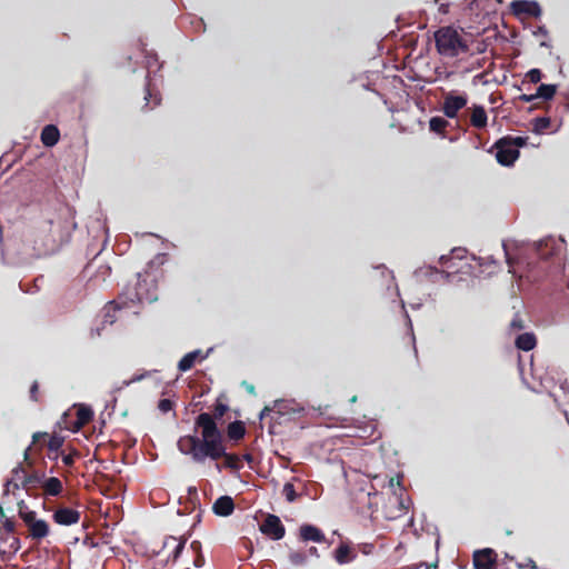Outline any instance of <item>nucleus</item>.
<instances>
[{
    "mask_svg": "<svg viewBox=\"0 0 569 569\" xmlns=\"http://www.w3.org/2000/svg\"><path fill=\"white\" fill-rule=\"evenodd\" d=\"M308 558L307 552L305 551H291L289 553V561L293 566H302L306 563Z\"/></svg>",
    "mask_w": 569,
    "mask_h": 569,
    "instance_id": "c85d7f7f",
    "label": "nucleus"
},
{
    "mask_svg": "<svg viewBox=\"0 0 569 569\" xmlns=\"http://www.w3.org/2000/svg\"><path fill=\"white\" fill-rule=\"evenodd\" d=\"M41 142L46 147H53L60 138L59 129L54 124H47L41 131Z\"/></svg>",
    "mask_w": 569,
    "mask_h": 569,
    "instance_id": "aec40b11",
    "label": "nucleus"
},
{
    "mask_svg": "<svg viewBox=\"0 0 569 569\" xmlns=\"http://www.w3.org/2000/svg\"><path fill=\"white\" fill-rule=\"evenodd\" d=\"M526 78L532 83H538L542 79V72L539 69H531L526 73Z\"/></svg>",
    "mask_w": 569,
    "mask_h": 569,
    "instance_id": "72a5a7b5",
    "label": "nucleus"
},
{
    "mask_svg": "<svg viewBox=\"0 0 569 569\" xmlns=\"http://www.w3.org/2000/svg\"><path fill=\"white\" fill-rule=\"evenodd\" d=\"M503 139H507L509 141L508 144L512 146V148H520L523 147L527 143V138L525 137H503Z\"/></svg>",
    "mask_w": 569,
    "mask_h": 569,
    "instance_id": "2f4dec72",
    "label": "nucleus"
},
{
    "mask_svg": "<svg viewBox=\"0 0 569 569\" xmlns=\"http://www.w3.org/2000/svg\"><path fill=\"white\" fill-rule=\"evenodd\" d=\"M18 515L28 529V538L39 543L49 536V523L43 519H39L37 512L30 510L23 500L18 502Z\"/></svg>",
    "mask_w": 569,
    "mask_h": 569,
    "instance_id": "39448f33",
    "label": "nucleus"
},
{
    "mask_svg": "<svg viewBox=\"0 0 569 569\" xmlns=\"http://www.w3.org/2000/svg\"><path fill=\"white\" fill-rule=\"evenodd\" d=\"M306 552L308 556L316 557V558L319 557L318 549L316 547H310Z\"/></svg>",
    "mask_w": 569,
    "mask_h": 569,
    "instance_id": "ea45409f",
    "label": "nucleus"
},
{
    "mask_svg": "<svg viewBox=\"0 0 569 569\" xmlns=\"http://www.w3.org/2000/svg\"><path fill=\"white\" fill-rule=\"evenodd\" d=\"M342 471H343V475L348 482L350 481V477L356 476L358 472L357 469H352V468L346 469L343 465H342Z\"/></svg>",
    "mask_w": 569,
    "mask_h": 569,
    "instance_id": "e433bc0d",
    "label": "nucleus"
},
{
    "mask_svg": "<svg viewBox=\"0 0 569 569\" xmlns=\"http://www.w3.org/2000/svg\"><path fill=\"white\" fill-rule=\"evenodd\" d=\"M376 546L371 542H362L356 546L357 552H361L365 556H370L375 552Z\"/></svg>",
    "mask_w": 569,
    "mask_h": 569,
    "instance_id": "c756f323",
    "label": "nucleus"
},
{
    "mask_svg": "<svg viewBox=\"0 0 569 569\" xmlns=\"http://www.w3.org/2000/svg\"><path fill=\"white\" fill-rule=\"evenodd\" d=\"M173 407H174V402L167 398L160 399L158 402V409L162 413H168L169 411L173 410Z\"/></svg>",
    "mask_w": 569,
    "mask_h": 569,
    "instance_id": "7c9ffc66",
    "label": "nucleus"
},
{
    "mask_svg": "<svg viewBox=\"0 0 569 569\" xmlns=\"http://www.w3.org/2000/svg\"><path fill=\"white\" fill-rule=\"evenodd\" d=\"M537 345V339L533 333L525 332L517 337L516 347L523 351L532 350Z\"/></svg>",
    "mask_w": 569,
    "mask_h": 569,
    "instance_id": "5701e85b",
    "label": "nucleus"
},
{
    "mask_svg": "<svg viewBox=\"0 0 569 569\" xmlns=\"http://www.w3.org/2000/svg\"><path fill=\"white\" fill-rule=\"evenodd\" d=\"M254 466L259 467L260 465H252V463H249V467H250L251 469H254Z\"/></svg>",
    "mask_w": 569,
    "mask_h": 569,
    "instance_id": "8fccbe9b",
    "label": "nucleus"
},
{
    "mask_svg": "<svg viewBox=\"0 0 569 569\" xmlns=\"http://www.w3.org/2000/svg\"><path fill=\"white\" fill-rule=\"evenodd\" d=\"M33 465H18L11 470L10 477L3 485V495L16 496L17 491L23 489L28 496L36 497L39 482L38 470L32 469Z\"/></svg>",
    "mask_w": 569,
    "mask_h": 569,
    "instance_id": "7ed1b4c3",
    "label": "nucleus"
},
{
    "mask_svg": "<svg viewBox=\"0 0 569 569\" xmlns=\"http://www.w3.org/2000/svg\"><path fill=\"white\" fill-rule=\"evenodd\" d=\"M299 538L302 541L325 542L326 536L318 527L312 525H302L299 529Z\"/></svg>",
    "mask_w": 569,
    "mask_h": 569,
    "instance_id": "f3484780",
    "label": "nucleus"
},
{
    "mask_svg": "<svg viewBox=\"0 0 569 569\" xmlns=\"http://www.w3.org/2000/svg\"><path fill=\"white\" fill-rule=\"evenodd\" d=\"M557 92V86L556 84H546L542 83L538 87L536 97L541 98L543 100H550L555 97Z\"/></svg>",
    "mask_w": 569,
    "mask_h": 569,
    "instance_id": "393cba45",
    "label": "nucleus"
},
{
    "mask_svg": "<svg viewBox=\"0 0 569 569\" xmlns=\"http://www.w3.org/2000/svg\"><path fill=\"white\" fill-rule=\"evenodd\" d=\"M80 517L78 510L68 507L58 508L52 515L53 521L60 526L76 525L80 521Z\"/></svg>",
    "mask_w": 569,
    "mask_h": 569,
    "instance_id": "4468645a",
    "label": "nucleus"
},
{
    "mask_svg": "<svg viewBox=\"0 0 569 569\" xmlns=\"http://www.w3.org/2000/svg\"><path fill=\"white\" fill-rule=\"evenodd\" d=\"M536 99H537L536 93L535 94L522 93L518 97V100L523 101V102H531Z\"/></svg>",
    "mask_w": 569,
    "mask_h": 569,
    "instance_id": "4c0bfd02",
    "label": "nucleus"
},
{
    "mask_svg": "<svg viewBox=\"0 0 569 569\" xmlns=\"http://www.w3.org/2000/svg\"><path fill=\"white\" fill-rule=\"evenodd\" d=\"M449 122L442 117H432L429 121V129L436 133H443Z\"/></svg>",
    "mask_w": 569,
    "mask_h": 569,
    "instance_id": "a878e982",
    "label": "nucleus"
},
{
    "mask_svg": "<svg viewBox=\"0 0 569 569\" xmlns=\"http://www.w3.org/2000/svg\"><path fill=\"white\" fill-rule=\"evenodd\" d=\"M202 359H204V356L201 355L200 350L188 352L180 359L178 363V369L183 372L188 371L194 366L196 361Z\"/></svg>",
    "mask_w": 569,
    "mask_h": 569,
    "instance_id": "4be33fe9",
    "label": "nucleus"
},
{
    "mask_svg": "<svg viewBox=\"0 0 569 569\" xmlns=\"http://www.w3.org/2000/svg\"><path fill=\"white\" fill-rule=\"evenodd\" d=\"M186 497V510L193 511L200 507V498L196 487H189Z\"/></svg>",
    "mask_w": 569,
    "mask_h": 569,
    "instance_id": "b1692460",
    "label": "nucleus"
},
{
    "mask_svg": "<svg viewBox=\"0 0 569 569\" xmlns=\"http://www.w3.org/2000/svg\"><path fill=\"white\" fill-rule=\"evenodd\" d=\"M66 439L67 436L57 430L32 433L31 442L23 452L22 462H46V459L57 461L60 458L62 462H74L81 458V452Z\"/></svg>",
    "mask_w": 569,
    "mask_h": 569,
    "instance_id": "f03ea898",
    "label": "nucleus"
},
{
    "mask_svg": "<svg viewBox=\"0 0 569 569\" xmlns=\"http://www.w3.org/2000/svg\"><path fill=\"white\" fill-rule=\"evenodd\" d=\"M4 526H6V528H7L8 530H12V529H13V525H12L11 522H6V525H4Z\"/></svg>",
    "mask_w": 569,
    "mask_h": 569,
    "instance_id": "a18cd8bd",
    "label": "nucleus"
},
{
    "mask_svg": "<svg viewBox=\"0 0 569 569\" xmlns=\"http://www.w3.org/2000/svg\"><path fill=\"white\" fill-rule=\"evenodd\" d=\"M229 407L217 400L213 416L202 412L196 418V428L201 429V438L197 436H184L178 441V447L183 453L191 455L194 459L210 458L218 460L224 458V462H241L238 455L228 453L223 436L218 429L216 420L221 419Z\"/></svg>",
    "mask_w": 569,
    "mask_h": 569,
    "instance_id": "f257e3e1",
    "label": "nucleus"
},
{
    "mask_svg": "<svg viewBox=\"0 0 569 569\" xmlns=\"http://www.w3.org/2000/svg\"><path fill=\"white\" fill-rule=\"evenodd\" d=\"M472 560L475 569H495L497 565V553L490 548L477 550L473 553Z\"/></svg>",
    "mask_w": 569,
    "mask_h": 569,
    "instance_id": "ddd939ff",
    "label": "nucleus"
},
{
    "mask_svg": "<svg viewBox=\"0 0 569 569\" xmlns=\"http://www.w3.org/2000/svg\"><path fill=\"white\" fill-rule=\"evenodd\" d=\"M212 510L217 516L228 517L234 510V502L231 497L221 496L214 501Z\"/></svg>",
    "mask_w": 569,
    "mask_h": 569,
    "instance_id": "a211bd4d",
    "label": "nucleus"
},
{
    "mask_svg": "<svg viewBox=\"0 0 569 569\" xmlns=\"http://www.w3.org/2000/svg\"><path fill=\"white\" fill-rule=\"evenodd\" d=\"M512 9L516 14H527L535 18L541 14V8L536 1H516L512 3Z\"/></svg>",
    "mask_w": 569,
    "mask_h": 569,
    "instance_id": "dca6fc26",
    "label": "nucleus"
},
{
    "mask_svg": "<svg viewBox=\"0 0 569 569\" xmlns=\"http://www.w3.org/2000/svg\"><path fill=\"white\" fill-rule=\"evenodd\" d=\"M39 482L37 489H42L43 497H59L63 492V483L57 477H47L38 470Z\"/></svg>",
    "mask_w": 569,
    "mask_h": 569,
    "instance_id": "9d476101",
    "label": "nucleus"
},
{
    "mask_svg": "<svg viewBox=\"0 0 569 569\" xmlns=\"http://www.w3.org/2000/svg\"><path fill=\"white\" fill-rule=\"evenodd\" d=\"M488 117L482 106L475 104L470 117V123L476 129H483L487 127Z\"/></svg>",
    "mask_w": 569,
    "mask_h": 569,
    "instance_id": "412c9836",
    "label": "nucleus"
},
{
    "mask_svg": "<svg viewBox=\"0 0 569 569\" xmlns=\"http://www.w3.org/2000/svg\"><path fill=\"white\" fill-rule=\"evenodd\" d=\"M360 496H361L360 499L362 501H366L367 509L369 511L373 512L377 509V503L373 502L372 499L378 496V492L377 491H375V492H371V491L365 492L363 490H361Z\"/></svg>",
    "mask_w": 569,
    "mask_h": 569,
    "instance_id": "cd10ccee",
    "label": "nucleus"
},
{
    "mask_svg": "<svg viewBox=\"0 0 569 569\" xmlns=\"http://www.w3.org/2000/svg\"><path fill=\"white\" fill-rule=\"evenodd\" d=\"M203 565V558L200 556L194 560L196 567H201Z\"/></svg>",
    "mask_w": 569,
    "mask_h": 569,
    "instance_id": "79ce46f5",
    "label": "nucleus"
},
{
    "mask_svg": "<svg viewBox=\"0 0 569 569\" xmlns=\"http://www.w3.org/2000/svg\"><path fill=\"white\" fill-rule=\"evenodd\" d=\"M357 401V396H353L351 399H350V402H356Z\"/></svg>",
    "mask_w": 569,
    "mask_h": 569,
    "instance_id": "09e8293b",
    "label": "nucleus"
},
{
    "mask_svg": "<svg viewBox=\"0 0 569 569\" xmlns=\"http://www.w3.org/2000/svg\"><path fill=\"white\" fill-rule=\"evenodd\" d=\"M267 411H271L268 407H264V409L261 411L260 417L262 418Z\"/></svg>",
    "mask_w": 569,
    "mask_h": 569,
    "instance_id": "49530a36",
    "label": "nucleus"
},
{
    "mask_svg": "<svg viewBox=\"0 0 569 569\" xmlns=\"http://www.w3.org/2000/svg\"><path fill=\"white\" fill-rule=\"evenodd\" d=\"M246 435V426L242 421L236 420L230 422L227 427V438L229 441L233 443H238L241 439H243Z\"/></svg>",
    "mask_w": 569,
    "mask_h": 569,
    "instance_id": "6ab92c4d",
    "label": "nucleus"
},
{
    "mask_svg": "<svg viewBox=\"0 0 569 569\" xmlns=\"http://www.w3.org/2000/svg\"><path fill=\"white\" fill-rule=\"evenodd\" d=\"M530 563H531V569H538V567L533 560H530Z\"/></svg>",
    "mask_w": 569,
    "mask_h": 569,
    "instance_id": "de8ad7c7",
    "label": "nucleus"
},
{
    "mask_svg": "<svg viewBox=\"0 0 569 569\" xmlns=\"http://www.w3.org/2000/svg\"><path fill=\"white\" fill-rule=\"evenodd\" d=\"M187 542V538L167 537L163 541L162 552L166 555L167 560L176 562L182 552Z\"/></svg>",
    "mask_w": 569,
    "mask_h": 569,
    "instance_id": "f8f14e48",
    "label": "nucleus"
},
{
    "mask_svg": "<svg viewBox=\"0 0 569 569\" xmlns=\"http://www.w3.org/2000/svg\"><path fill=\"white\" fill-rule=\"evenodd\" d=\"M93 417V412L90 408L80 406L68 409L60 419L56 422L53 430L76 432L81 429L84 425L89 423Z\"/></svg>",
    "mask_w": 569,
    "mask_h": 569,
    "instance_id": "423d86ee",
    "label": "nucleus"
},
{
    "mask_svg": "<svg viewBox=\"0 0 569 569\" xmlns=\"http://www.w3.org/2000/svg\"><path fill=\"white\" fill-rule=\"evenodd\" d=\"M224 467H229L231 468L232 470H240L244 465H236V463H232V465H223Z\"/></svg>",
    "mask_w": 569,
    "mask_h": 569,
    "instance_id": "a19ab883",
    "label": "nucleus"
},
{
    "mask_svg": "<svg viewBox=\"0 0 569 569\" xmlns=\"http://www.w3.org/2000/svg\"><path fill=\"white\" fill-rule=\"evenodd\" d=\"M242 387H244V389L247 390L248 393L256 395V388L253 385H251L247 381H242Z\"/></svg>",
    "mask_w": 569,
    "mask_h": 569,
    "instance_id": "58836bf2",
    "label": "nucleus"
},
{
    "mask_svg": "<svg viewBox=\"0 0 569 569\" xmlns=\"http://www.w3.org/2000/svg\"><path fill=\"white\" fill-rule=\"evenodd\" d=\"M150 276L138 273L137 282L134 286V292L128 293V299L131 302H152L157 300L156 286L151 282L148 283V278Z\"/></svg>",
    "mask_w": 569,
    "mask_h": 569,
    "instance_id": "0eeeda50",
    "label": "nucleus"
},
{
    "mask_svg": "<svg viewBox=\"0 0 569 569\" xmlns=\"http://www.w3.org/2000/svg\"><path fill=\"white\" fill-rule=\"evenodd\" d=\"M436 48L439 54L453 58L467 53L469 47L462 36L452 27H442L435 32Z\"/></svg>",
    "mask_w": 569,
    "mask_h": 569,
    "instance_id": "20e7f679",
    "label": "nucleus"
},
{
    "mask_svg": "<svg viewBox=\"0 0 569 569\" xmlns=\"http://www.w3.org/2000/svg\"><path fill=\"white\" fill-rule=\"evenodd\" d=\"M532 123L533 131L540 133L550 128L551 120L549 117H537L532 120Z\"/></svg>",
    "mask_w": 569,
    "mask_h": 569,
    "instance_id": "bb28decb",
    "label": "nucleus"
},
{
    "mask_svg": "<svg viewBox=\"0 0 569 569\" xmlns=\"http://www.w3.org/2000/svg\"><path fill=\"white\" fill-rule=\"evenodd\" d=\"M467 102L468 98L466 93L459 96L448 93L443 99L442 111L446 117L453 119L458 116V112L467 106Z\"/></svg>",
    "mask_w": 569,
    "mask_h": 569,
    "instance_id": "9b49d317",
    "label": "nucleus"
},
{
    "mask_svg": "<svg viewBox=\"0 0 569 569\" xmlns=\"http://www.w3.org/2000/svg\"><path fill=\"white\" fill-rule=\"evenodd\" d=\"M283 493L286 495L287 500L290 501V502L295 501L296 498H297V493H296V490L293 488V485L290 483V482H287L283 486Z\"/></svg>",
    "mask_w": 569,
    "mask_h": 569,
    "instance_id": "473e14b6",
    "label": "nucleus"
},
{
    "mask_svg": "<svg viewBox=\"0 0 569 569\" xmlns=\"http://www.w3.org/2000/svg\"><path fill=\"white\" fill-rule=\"evenodd\" d=\"M243 458L247 460V462H252V461H253V459H252L251 455H249V453H246V455L243 456Z\"/></svg>",
    "mask_w": 569,
    "mask_h": 569,
    "instance_id": "c03bdc74",
    "label": "nucleus"
},
{
    "mask_svg": "<svg viewBox=\"0 0 569 569\" xmlns=\"http://www.w3.org/2000/svg\"><path fill=\"white\" fill-rule=\"evenodd\" d=\"M510 328L513 330H521L525 328L523 320L519 315H516L510 322Z\"/></svg>",
    "mask_w": 569,
    "mask_h": 569,
    "instance_id": "c9c22d12",
    "label": "nucleus"
},
{
    "mask_svg": "<svg viewBox=\"0 0 569 569\" xmlns=\"http://www.w3.org/2000/svg\"><path fill=\"white\" fill-rule=\"evenodd\" d=\"M30 399L34 402L40 401L39 397V383L38 381H33V383L30 387Z\"/></svg>",
    "mask_w": 569,
    "mask_h": 569,
    "instance_id": "f704fd0d",
    "label": "nucleus"
},
{
    "mask_svg": "<svg viewBox=\"0 0 569 569\" xmlns=\"http://www.w3.org/2000/svg\"><path fill=\"white\" fill-rule=\"evenodd\" d=\"M191 548L197 550L198 548H200V542L199 541H192L191 542Z\"/></svg>",
    "mask_w": 569,
    "mask_h": 569,
    "instance_id": "37998d69",
    "label": "nucleus"
},
{
    "mask_svg": "<svg viewBox=\"0 0 569 569\" xmlns=\"http://www.w3.org/2000/svg\"><path fill=\"white\" fill-rule=\"evenodd\" d=\"M333 558L339 565L352 562L357 558L356 547H352L350 542L342 541L335 550Z\"/></svg>",
    "mask_w": 569,
    "mask_h": 569,
    "instance_id": "2eb2a0df",
    "label": "nucleus"
},
{
    "mask_svg": "<svg viewBox=\"0 0 569 569\" xmlns=\"http://www.w3.org/2000/svg\"><path fill=\"white\" fill-rule=\"evenodd\" d=\"M260 531L272 540H280L286 535V528L276 515H267L260 525Z\"/></svg>",
    "mask_w": 569,
    "mask_h": 569,
    "instance_id": "1a4fd4ad",
    "label": "nucleus"
},
{
    "mask_svg": "<svg viewBox=\"0 0 569 569\" xmlns=\"http://www.w3.org/2000/svg\"><path fill=\"white\" fill-rule=\"evenodd\" d=\"M508 143L507 139L501 138L493 144V148L497 150L496 159L498 163L506 167L513 164L520 154L518 149L512 148Z\"/></svg>",
    "mask_w": 569,
    "mask_h": 569,
    "instance_id": "6e6552de",
    "label": "nucleus"
}]
</instances>
